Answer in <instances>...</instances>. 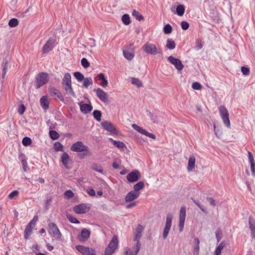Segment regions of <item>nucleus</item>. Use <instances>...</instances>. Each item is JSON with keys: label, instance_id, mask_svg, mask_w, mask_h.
I'll use <instances>...</instances> for the list:
<instances>
[{"label": "nucleus", "instance_id": "nucleus-64", "mask_svg": "<svg viewBox=\"0 0 255 255\" xmlns=\"http://www.w3.org/2000/svg\"><path fill=\"white\" fill-rule=\"evenodd\" d=\"M207 201L210 203V205L215 207L216 206V202L215 200L212 197H207Z\"/></svg>", "mask_w": 255, "mask_h": 255}, {"label": "nucleus", "instance_id": "nucleus-8", "mask_svg": "<svg viewBox=\"0 0 255 255\" xmlns=\"http://www.w3.org/2000/svg\"><path fill=\"white\" fill-rule=\"evenodd\" d=\"M172 218L173 216L172 214L169 213L167 215L165 225L162 233L163 238L164 240L167 238L170 230Z\"/></svg>", "mask_w": 255, "mask_h": 255}, {"label": "nucleus", "instance_id": "nucleus-61", "mask_svg": "<svg viewBox=\"0 0 255 255\" xmlns=\"http://www.w3.org/2000/svg\"><path fill=\"white\" fill-rule=\"evenodd\" d=\"M18 159L21 161V162H23L26 161V156L24 154L22 153H20L18 155Z\"/></svg>", "mask_w": 255, "mask_h": 255}, {"label": "nucleus", "instance_id": "nucleus-53", "mask_svg": "<svg viewBox=\"0 0 255 255\" xmlns=\"http://www.w3.org/2000/svg\"><path fill=\"white\" fill-rule=\"evenodd\" d=\"M192 88L194 90H199L201 89L202 86L199 82H195L193 83Z\"/></svg>", "mask_w": 255, "mask_h": 255}, {"label": "nucleus", "instance_id": "nucleus-56", "mask_svg": "<svg viewBox=\"0 0 255 255\" xmlns=\"http://www.w3.org/2000/svg\"><path fill=\"white\" fill-rule=\"evenodd\" d=\"M64 195L68 198L70 199L74 196V193L71 190H66L64 193Z\"/></svg>", "mask_w": 255, "mask_h": 255}, {"label": "nucleus", "instance_id": "nucleus-24", "mask_svg": "<svg viewBox=\"0 0 255 255\" xmlns=\"http://www.w3.org/2000/svg\"><path fill=\"white\" fill-rule=\"evenodd\" d=\"M248 157L251 164V170L253 176L255 177V161L251 152L248 151Z\"/></svg>", "mask_w": 255, "mask_h": 255}, {"label": "nucleus", "instance_id": "nucleus-45", "mask_svg": "<svg viewBox=\"0 0 255 255\" xmlns=\"http://www.w3.org/2000/svg\"><path fill=\"white\" fill-rule=\"evenodd\" d=\"M83 80V87H84L86 88H88L90 85L93 84L92 79L90 77L84 78Z\"/></svg>", "mask_w": 255, "mask_h": 255}, {"label": "nucleus", "instance_id": "nucleus-20", "mask_svg": "<svg viewBox=\"0 0 255 255\" xmlns=\"http://www.w3.org/2000/svg\"><path fill=\"white\" fill-rule=\"evenodd\" d=\"M90 231L86 229L82 230L81 234L78 236V239L80 242L86 241L90 237Z\"/></svg>", "mask_w": 255, "mask_h": 255}, {"label": "nucleus", "instance_id": "nucleus-5", "mask_svg": "<svg viewBox=\"0 0 255 255\" xmlns=\"http://www.w3.org/2000/svg\"><path fill=\"white\" fill-rule=\"evenodd\" d=\"M118 246V239L116 235H114L110 242L109 243L108 247L105 251V255H111L116 250Z\"/></svg>", "mask_w": 255, "mask_h": 255}, {"label": "nucleus", "instance_id": "nucleus-1", "mask_svg": "<svg viewBox=\"0 0 255 255\" xmlns=\"http://www.w3.org/2000/svg\"><path fill=\"white\" fill-rule=\"evenodd\" d=\"M62 85L67 94L71 96L72 97H76V94L72 87L71 76L70 73H66L64 74L62 79Z\"/></svg>", "mask_w": 255, "mask_h": 255}, {"label": "nucleus", "instance_id": "nucleus-28", "mask_svg": "<svg viewBox=\"0 0 255 255\" xmlns=\"http://www.w3.org/2000/svg\"><path fill=\"white\" fill-rule=\"evenodd\" d=\"M195 161H196V158L194 156H190L189 160H188V166H187V170L189 171H192L193 169L195 168Z\"/></svg>", "mask_w": 255, "mask_h": 255}, {"label": "nucleus", "instance_id": "nucleus-37", "mask_svg": "<svg viewBox=\"0 0 255 255\" xmlns=\"http://www.w3.org/2000/svg\"><path fill=\"white\" fill-rule=\"evenodd\" d=\"M194 252L198 253L200 249V241L198 238H195L194 240Z\"/></svg>", "mask_w": 255, "mask_h": 255}, {"label": "nucleus", "instance_id": "nucleus-33", "mask_svg": "<svg viewBox=\"0 0 255 255\" xmlns=\"http://www.w3.org/2000/svg\"><path fill=\"white\" fill-rule=\"evenodd\" d=\"M132 15L134 16L135 19L138 21L143 20L144 17L142 15L140 14L138 11L136 9H133L132 11Z\"/></svg>", "mask_w": 255, "mask_h": 255}, {"label": "nucleus", "instance_id": "nucleus-16", "mask_svg": "<svg viewBox=\"0 0 255 255\" xmlns=\"http://www.w3.org/2000/svg\"><path fill=\"white\" fill-rule=\"evenodd\" d=\"M168 60L173 64L176 69L178 71H181L183 68V65L182 64L181 61L179 59L174 58L172 56H170L168 58Z\"/></svg>", "mask_w": 255, "mask_h": 255}, {"label": "nucleus", "instance_id": "nucleus-11", "mask_svg": "<svg viewBox=\"0 0 255 255\" xmlns=\"http://www.w3.org/2000/svg\"><path fill=\"white\" fill-rule=\"evenodd\" d=\"M71 150L75 152L88 151L89 147L84 145L82 141H78L72 145Z\"/></svg>", "mask_w": 255, "mask_h": 255}, {"label": "nucleus", "instance_id": "nucleus-31", "mask_svg": "<svg viewBox=\"0 0 255 255\" xmlns=\"http://www.w3.org/2000/svg\"><path fill=\"white\" fill-rule=\"evenodd\" d=\"M166 46L168 49L173 50L175 48L176 44L173 40L172 39H168L166 41Z\"/></svg>", "mask_w": 255, "mask_h": 255}, {"label": "nucleus", "instance_id": "nucleus-4", "mask_svg": "<svg viewBox=\"0 0 255 255\" xmlns=\"http://www.w3.org/2000/svg\"><path fill=\"white\" fill-rule=\"evenodd\" d=\"M48 231L51 237L54 238L56 240H61L62 235L55 223H50L48 224Z\"/></svg>", "mask_w": 255, "mask_h": 255}, {"label": "nucleus", "instance_id": "nucleus-3", "mask_svg": "<svg viewBox=\"0 0 255 255\" xmlns=\"http://www.w3.org/2000/svg\"><path fill=\"white\" fill-rule=\"evenodd\" d=\"M142 50L148 54L156 55L162 53V51L159 48H157L154 44L149 42L143 45Z\"/></svg>", "mask_w": 255, "mask_h": 255}, {"label": "nucleus", "instance_id": "nucleus-7", "mask_svg": "<svg viewBox=\"0 0 255 255\" xmlns=\"http://www.w3.org/2000/svg\"><path fill=\"white\" fill-rule=\"evenodd\" d=\"M56 40L52 37H50L43 45L42 49V53L47 54L50 51H52L55 47Z\"/></svg>", "mask_w": 255, "mask_h": 255}, {"label": "nucleus", "instance_id": "nucleus-2", "mask_svg": "<svg viewBox=\"0 0 255 255\" xmlns=\"http://www.w3.org/2000/svg\"><path fill=\"white\" fill-rule=\"evenodd\" d=\"M48 82V74L46 72H41L35 77L34 86L36 89H38Z\"/></svg>", "mask_w": 255, "mask_h": 255}, {"label": "nucleus", "instance_id": "nucleus-12", "mask_svg": "<svg viewBox=\"0 0 255 255\" xmlns=\"http://www.w3.org/2000/svg\"><path fill=\"white\" fill-rule=\"evenodd\" d=\"M76 249L83 255H95V251L90 248L82 245H77L75 247Z\"/></svg>", "mask_w": 255, "mask_h": 255}, {"label": "nucleus", "instance_id": "nucleus-43", "mask_svg": "<svg viewBox=\"0 0 255 255\" xmlns=\"http://www.w3.org/2000/svg\"><path fill=\"white\" fill-rule=\"evenodd\" d=\"M131 81L132 84L137 86L138 88L142 87V84L141 82L137 78H132Z\"/></svg>", "mask_w": 255, "mask_h": 255}, {"label": "nucleus", "instance_id": "nucleus-54", "mask_svg": "<svg viewBox=\"0 0 255 255\" xmlns=\"http://www.w3.org/2000/svg\"><path fill=\"white\" fill-rule=\"evenodd\" d=\"M67 218L68 219L69 221L72 223L78 224L80 223V222L77 218L70 215L67 216Z\"/></svg>", "mask_w": 255, "mask_h": 255}, {"label": "nucleus", "instance_id": "nucleus-29", "mask_svg": "<svg viewBox=\"0 0 255 255\" xmlns=\"http://www.w3.org/2000/svg\"><path fill=\"white\" fill-rule=\"evenodd\" d=\"M110 140L112 141L113 144L116 146L117 148L122 150H123L124 148H127L126 144L120 140H115L112 138H110Z\"/></svg>", "mask_w": 255, "mask_h": 255}, {"label": "nucleus", "instance_id": "nucleus-19", "mask_svg": "<svg viewBox=\"0 0 255 255\" xmlns=\"http://www.w3.org/2000/svg\"><path fill=\"white\" fill-rule=\"evenodd\" d=\"M141 248L140 241L136 242L135 246L134 247V252L132 251L128 248L125 249V255H137Z\"/></svg>", "mask_w": 255, "mask_h": 255}, {"label": "nucleus", "instance_id": "nucleus-42", "mask_svg": "<svg viewBox=\"0 0 255 255\" xmlns=\"http://www.w3.org/2000/svg\"><path fill=\"white\" fill-rule=\"evenodd\" d=\"M22 143L25 146H28L32 143V140L29 137L25 136L22 140Z\"/></svg>", "mask_w": 255, "mask_h": 255}, {"label": "nucleus", "instance_id": "nucleus-6", "mask_svg": "<svg viewBox=\"0 0 255 255\" xmlns=\"http://www.w3.org/2000/svg\"><path fill=\"white\" fill-rule=\"evenodd\" d=\"M220 115L223 120L225 126L228 128H230L231 124L229 120V115L227 108L224 106H221L219 108Z\"/></svg>", "mask_w": 255, "mask_h": 255}, {"label": "nucleus", "instance_id": "nucleus-47", "mask_svg": "<svg viewBox=\"0 0 255 255\" xmlns=\"http://www.w3.org/2000/svg\"><path fill=\"white\" fill-rule=\"evenodd\" d=\"M18 21L16 18H12L8 22V25L11 27H14L18 25Z\"/></svg>", "mask_w": 255, "mask_h": 255}, {"label": "nucleus", "instance_id": "nucleus-55", "mask_svg": "<svg viewBox=\"0 0 255 255\" xmlns=\"http://www.w3.org/2000/svg\"><path fill=\"white\" fill-rule=\"evenodd\" d=\"M216 237L217 240V242L219 243L222 238V232L221 230H218L216 233Z\"/></svg>", "mask_w": 255, "mask_h": 255}, {"label": "nucleus", "instance_id": "nucleus-17", "mask_svg": "<svg viewBox=\"0 0 255 255\" xmlns=\"http://www.w3.org/2000/svg\"><path fill=\"white\" fill-rule=\"evenodd\" d=\"M140 173L139 171L135 170L130 172L127 175V179L129 182H134L140 178Z\"/></svg>", "mask_w": 255, "mask_h": 255}, {"label": "nucleus", "instance_id": "nucleus-27", "mask_svg": "<svg viewBox=\"0 0 255 255\" xmlns=\"http://www.w3.org/2000/svg\"><path fill=\"white\" fill-rule=\"evenodd\" d=\"M40 106L44 110H47L49 108V102L46 96H42L40 99Z\"/></svg>", "mask_w": 255, "mask_h": 255}, {"label": "nucleus", "instance_id": "nucleus-59", "mask_svg": "<svg viewBox=\"0 0 255 255\" xmlns=\"http://www.w3.org/2000/svg\"><path fill=\"white\" fill-rule=\"evenodd\" d=\"M241 71L243 74L245 75H249L250 74V69L246 67H242Z\"/></svg>", "mask_w": 255, "mask_h": 255}, {"label": "nucleus", "instance_id": "nucleus-26", "mask_svg": "<svg viewBox=\"0 0 255 255\" xmlns=\"http://www.w3.org/2000/svg\"><path fill=\"white\" fill-rule=\"evenodd\" d=\"M80 108L83 113L86 114L92 111L93 107L91 104H83L80 105Z\"/></svg>", "mask_w": 255, "mask_h": 255}, {"label": "nucleus", "instance_id": "nucleus-23", "mask_svg": "<svg viewBox=\"0 0 255 255\" xmlns=\"http://www.w3.org/2000/svg\"><path fill=\"white\" fill-rule=\"evenodd\" d=\"M139 196V193L138 192L132 191L127 194L125 197V200L126 202H129L137 198Z\"/></svg>", "mask_w": 255, "mask_h": 255}, {"label": "nucleus", "instance_id": "nucleus-60", "mask_svg": "<svg viewBox=\"0 0 255 255\" xmlns=\"http://www.w3.org/2000/svg\"><path fill=\"white\" fill-rule=\"evenodd\" d=\"M52 198L51 197H49L47 198L45 201V208L46 209H49V207L51 205V203L52 202Z\"/></svg>", "mask_w": 255, "mask_h": 255}, {"label": "nucleus", "instance_id": "nucleus-58", "mask_svg": "<svg viewBox=\"0 0 255 255\" xmlns=\"http://www.w3.org/2000/svg\"><path fill=\"white\" fill-rule=\"evenodd\" d=\"M25 111V107L24 105L23 104H21L19 106L17 112L19 115H21L24 113Z\"/></svg>", "mask_w": 255, "mask_h": 255}, {"label": "nucleus", "instance_id": "nucleus-63", "mask_svg": "<svg viewBox=\"0 0 255 255\" xmlns=\"http://www.w3.org/2000/svg\"><path fill=\"white\" fill-rule=\"evenodd\" d=\"M87 192L90 196H94L95 195V191L92 188H88Z\"/></svg>", "mask_w": 255, "mask_h": 255}, {"label": "nucleus", "instance_id": "nucleus-18", "mask_svg": "<svg viewBox=\"0 0 255 255\" xmlns=\"http://www.w3.org/2000/svg\"><path fill=\"white\" fill-rule=\"evenodd\" d=\"M94 91L96 93L97 97L103 102L106 103L108 102V95L104 90L99 88L97 89H94Z\"/></svg>", "mask_w": 255, "mask_h": 255}, {"label": "nucleus", "instance_id": "nucleus-32", "mask_svg": "<svg viewBox=\"0 0 255 255\" xmlns=\"http://www.w3.org/2000/svg\"><path fill=\"white\" fill-rule=\"evenodd\" d=\"M249 228L251 231V236L252 238L255 240V224H254L251 222V218L250 217L249 221Z\"/></svg>", "mask_w": 255, "mask_h": 255}, {"label": "nucleus", "instance_id": "nucleus-41", "mask_svg": "<svg viewBox=\"0 0 255 255\" xmlns=\"http://www.w3.org/2000/svg\"><path fill=\"white\" fill-rule=\"evenodd\" d=\"M225 244L223 242H221L217 247L215 251V255H220L222 250L224 249Z\"/></svg>", "mask_w": 255, "mask_h": 255}, {"label": "nucleus", "instance_id": "nucleus-30", "mask_svg": "<svg viewBox=\"0 0 255 255\" xmlns=\"http://www.w3.org/2000/svg\"><path fill=\"white\" fill-rule=\"evenodd\" d=\"M97 77L102 81L100 83V85L103 87H105L108 85V80L105 78V75L103 73H100Z\"/></svg>", "mask_w": 255, "mask_h": 255}, {"label": "nucleus", "instance_id": "nucleus-35", "mask_svg": "<svg viewBox=\"0 0 255 255\" xmlns=\"http://www.w3.org/2000/svg\"><path fill=\"white\" fill-rule=\"evenodd\" d=\"M122 20L123 23L126 25L129 24L131 22L128 14H124L122 17Z\"/></svg>", "mask_w": 255, "mask_h": 255}, {"label": "nucleus", "instance_id": "nucleus-62", "mask_svg": "<svg viewBox=\"0 0 255 255\" xmlns=\"http://www.w3.org/2000/svg\"><path fill=\"white\" fill-rule=\"evenodd\" d=\"M148 116L150 117V119L151 121H152L153 123H157V116L151 114L150 112L149 113Z\"/></svg>", "mask_w": 255, "mask_h": 255}, {"label": "nucleus", "instance_id": "nucleus-14", "mask_svg": "<svg viewBox=\"0 0 255 255\" xmlns=\"http://www.w3.org/2000/svg\"><path fill=\"white\" fill-rule=\"evenodd\" d=\"M48 92L50 96L54 99H59L60 101H63L64 98L60 91L54 87H49Z\"/></svg>", "mask_w": 255, "mask_h": 255}, {"label": "nucleus", "instance_id": "nucleus-52", "mask_svg": "<svg viewBox=\"0 0 255 255\" xmlns=\"http://www.w3.org/2000/svg\"><path fill=\"white\" fill-rule=\"evenodd\" d=\"M19 194V192L17 190H14L12 191L8 195V198L9 199H12L15 197H17Z\"/></svg>", "mask_w": 255, "mask_h": 255}, {"label": "nucleus", "instance_id": "nucleus-57", "mask_svg": "<svg viewBox=\"0 0 255 255\" xmlns=\"http://www.w3.org/2000/svg\"><path fill=\"white\" fill-rule=\"evenodd\" d=\"M181 26L183 30H187L189 28V24L186 21H182L181 22Z\"/></svg>", "mask_w": 255, "mask_h": 255}, {"label": "nucleus", "instance_id": "nucleus-50", "mask_svg": "<svg viewBox=\"0 0 255 255\" xmlns=\"http://www.w3.org/2000/svg\"><path fill=\"white\" fill-rule=\"evenodd\" d=\"M203 47V45L202 43V40L200 39H197L196 43H195V49L196 50H199L201 49H202Z\"/></svg>", "mask_w": 255, "mask_h": 255}, {"label": "nucleus", "instance_id": "nucleus-40", "mask_svg": "<svg viewBox=\"0 0 255 255\" xmlns=\"http://www.w3.org/2000/svg\"><path fill=\"white\" fill-rule=\"evenodd\" d=\"M92 168L93 170L97 172H98L102 174L104 173V169L101 165L93 164L92 166Z\"/></svg>", "mask_w": 255, "mask_h": 255}, {"label": "nucleus", "instance_id": "nucleus-49", "mask_svg": "<svg viewBox=\"0 0 255 255\" xmlns=\"http://www.w3.org/2000/svg\"><path fill=\"white\" fill-rule=\"evenodd\" d=\"M172 27L169 24H166L163 28L165 34H170L172 32Z\"/></svg>", "mask_w": 255, "mask_h": 255}, {"label": "nucleus", "instance_id": "nucleus-21", "mask_svg": "<svg viewBox=\"0 0 255 255\" xmlns=\"http://www.w3.org/2000/svg\"><path fill=\"white\" fill-rule=\"evenodd\" d=\"M61 161L66 168L70 169L69 164V162H71V159L67 153L64 152L62 153L61 157Z\"/></svg>", "mask_w": 255, "mask_h": 255}, {"label": "nucleus", "instance_id": "nucleus-36", "mask_svg": "<svg viewBox=\"0 0 255 255\" xmlns=\"http://www.w3.org/2000/svg\"><path fill=\"white\" fill-rule=\"evenodd\" d=\"M144 184L143 182L140 181L138 182L133 186V191H135V192H138V191H139L144 187Z\"/></svg>", "mask_w": 255, "mask_h": 255}, {"label": "nucleus", "instance_id": "nucleus-15", "mask_svg": "<svg viewBox=\"0 0 255 255\" xmlns=\"http://www.w3.org/2000/svg\"><path fill=\"white\" fill-rule=\"evenodd\" d=\"M90 209L86 204L82 203L75 206L73 208V211L77 214H84L88 212Z\"/></svg>", "mask_w": 255, "mask_h": 255}, {"label": "nucleus", "instance_id": "nucleus-34", "mask_svg": "<svg viewBox=\"0 0 255 255\" xmlns=\"http://www.w3.org/2000/svg\"><path fill=\"white\" fill-rule=\"evenodd\" d=\"M49 135L50 137L53 140H56L60 136V134L54 130H49Z\"/></svg>", "mask_w": 255, "mask_h": 255}, {"label": "nucleus", "instance_id": "nucleus-48", "mask_svg": "<svg viewBox=\"0 0 255 255\" xmlns=\"http://www.w3.org/2000/svg\"><path fill=\"white\" fill-rule=\"evenodd\" d=\"M132 128L135 130L137 131L140 133L143 134L144 132L145 131V129L142 128L140 127L136 124H133L132 125Z\"/></svg>", "mask_w": 255, "mask_h": 255}, {"label": "nucleus", "instance_id": "nucleus-38", "mask_svg": "<svg viewBox=\"0 0 255 255\" xmlns=\"http://www.w3.org/2000/svg\"><path fill=\"white\" fill-rule=\"evenodd\" d=\"M185 12V7L183 5H178L176 7V13L179 16H182Z\"/></svg>", "mask_w": 255, "mask_h": 255}, {"label": "nucleus", "instance_id": "nucleus-44", "mask_svg": "<svg viewBox=\"0 0 255 255\" xmlns=\"http://www.w3.org/2000/svg\"><path fill=\"white\" fill-rule=\"evenodd\" d=\"M54 147L56 151H62L63 150V146L59 141H57L54 143Z\"/></svg>", "mask_w": 255, "mask_h": 255}, {"label": "nucleus", "instance_id": "nucleus-25", "mask_svg": "<svg viewBox=\"0 0 255 255\" xmlns=\"http://www.w3.org/2000/svg\"><path fill=\"white\" fill-rule=\"evenodd\" d=\"M35 226H33L30 223H28L24 230V237L25 240H27L31 235L33 229Z\"/></svg>", "mask_w": 255, "mask_h": 255}, {"label": "nucleus", "instance_id": "nucleus-51", "mask_svg": "<svg viewBox=\"0 0 255 255\" xmlns=\"http://www.w3.org/2000/svg\"><path fill=\"white\" fill-rule=\"evenodd\" d=\"M81 65L85 68H87L90 66V63L86 58H83L81 61Z\"/></svg>", "mask_w": 255, "mask_h": 255}, {"label": "nucleus", "instance_id": "nucleus-39", "mask_svg": "<svg viewBox=\"0 0 255 255\" xmlns=\"http://www.w3.org/2000/svg\"><path fill=\"white\" fill-rule=\"evenodd\" d=\"M93 115L94 119L97 121L100 122L101 121L102 113L100 111L94 110L93 113Z\"/></svg>", "mask_w": 255, "mask_h": 255}, {"label": "nucleus", "instance_id": "nucleus-46", "mask_svg": "<svg viewBox=\"0 0 255 255\" xmlns=\"http://www.w3.org/2000/svg\"><path fill=\"white\" fill-rule=\"evenodd\" d=\"M74 76L79 82H81L84 79V75L80 72H74Z\"/></svg>", "mask_w": 255, "mask_h": 255}, {"label": "nucleus", "instance_id": "nucleus-13", "mask_svg": "<svg viewBox=\"0 0 255 255\" xmlns=\"http://www.w3.org/2000/svg\"><path fill=\"white\" fill-rule=\"evenodd\" d=\"M133 47V43H132L129 44L126 49L123 50V55L125 58L129 61L131 60L134 56Z\"/></svg>", "mask_w": 255, "mask_h": 255}, {"label": "nucleus", "instance_id": "nucleus-10", "mask_svg": "<svg viewBox=\"0 0 255 255\" xmlns=\"http://www.w3.org/2000/svg\"><path fill=\"white\" fill-rule=\"evenodd\" d=\"M101 126L103 129L110 132L113 134L117 135L119 133L118 129L110 122L107 121L103 122L101 123Z\"/></svg>", "mask_w": 255, "mask_h": 255}, {"label": "nucleus", "instance_id": "nucleus-22", "mask_svg": "<svg viewBox=\"0 0 255 255\" xmlns=\"http://www.w3.org/2000/svg\"><path fill=\"white\" fill-rule=\"evenodd\" d=\"M10 63L9 60L7 58H5L3 60L2 62V78L4 79L5 76L7 73L8 69L10 67Z\"/></svg>", "mask_w": 255, "mask_h": 255}, {"label": "nucleus", "instance_id": "nucleus-9", "mask_svg": "<svg viewBox=\"0 0 255 255\" xmlns=\"http://www.w3.org/2000/svg\"><path fill=\"white\" fill-rule=\"evenodd\" d=\"M186 216V208L185 206H183L181 207L179 212V228L180 232L183 230Z\"/></svg>", "mask_w": 255, "mask_h": 255}]
</instances>
